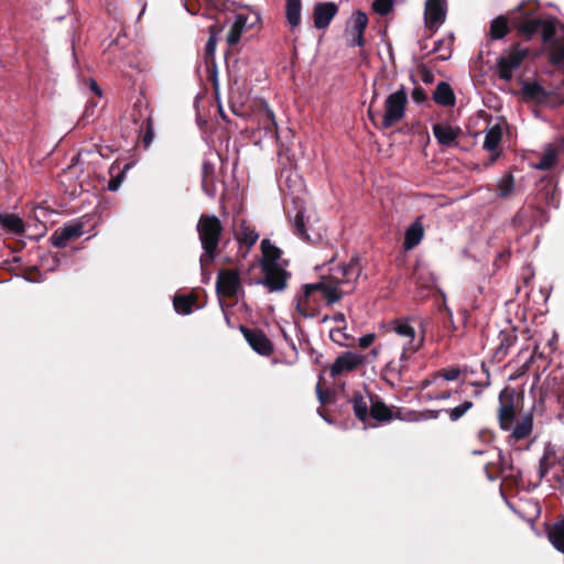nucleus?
<instances>
[{"mask_svg": "<svg viewBox=\"0 0 564 564\" xmlns=\"http://www.w3.org/2000/svg\"><path fill=\"white\" fill-rule=\"evenodd\" d=\"M386 334L389 338V350L394 355L388 361V368L395 373L408 370L409 361L424 344V334H417L409 319H394L388 323Z\"/></svg>", "mask_w": 564, "mask_h": 564, "instance_id": "f257e3e1", "label": "nucleus"}, {"mask_svg": "<svg viewBox=\"0 0 564 564\" xmlns=\"http://www.w3.org/2000/svg\"><path fill=\"white\" fill-rule=\"evenodd\" d=\"M360 274L361 265L356 258L345 265L332 267L329 273L318 281L323 286V297L327 304H334L345 294L352 292Z\"/></svg>", "mask_w": 564, "mask_h": 564, "instance_id": "f03ea898", "label": "nucleus"}, {"mask_svg": "<svg viewBox=\"0 0 564 564\" xmlns=\"http://www.w3.org/2000/svg\"><path fill=\"white\" fill-rule=\"evenodd\" d=\"M262 257L260 260L263 278L258 280V284L264 285L269 292H280L286 286L289 273L286 272V262L282 259L281 250L269 239L261 241Z\"/></svg>", "mask_w": 564, "mask_h": 564, "instance_id": "7ed1b4c3", "label": "nucleus"}, {"mask_svg": "<svg viewBox=\"0 0 564 564\" xmlns=\"http://www.w3.org/2000/svg\"><path fill=\"white\" fill-rule=\"evenodd\" d=\"M196 228L203 248L199 261L202 268H204L210 264L217 256L223 225L215 215H202Z\"/></svg>", "mask_w": 564, "mask_h": 564, "instance_id": "20e7f679", "label": "nucleus"}, {"mask_svg": "<svg viewBox=\"0 0 564 564\" xmlns=\"http://www.w3.org/2000/svg\"><path fill=\"white\" fill-rule=\"evenodd\" d=\"M408 104V94L404 87L390 94L384 100V111L368 110V116L372 123L379 129H389L400 122L405 116V106Z\"/></svg>", "mask_w": 564, "mask_h": 564, "instance_id": "39448f33", "label": "nucleus"}, {"mask_svg": "<svg viewBox=\"0 0 564 564\" xmlns=\"http://www.w3.org/2000/svg\"><path fill=\"white\" fill-rule=\"evenodd\" d=\"M550 475L551 487L564 495V454L551 444L545 445L539 462V480Z\"/></svg>", "mask_w": 564, "mask_h": 564, "instance_id": "423d86ee", "label": "nucleus"}, {"mask_svg": "<svg viewBox=\"0 0 564 564\" xmlns=\"http://www.w3.org/2000/svg\"><path fill=\"white\" fill-rule=\"evenodd\" d=\"M290 224L296 236L312 243L319 242L326 231L323 224L317 219H312V215H306L303 209H299L294 216H290Z\"/></svg>", "mask_w": 564, "mask_h": 564, "instance_id": "0eeeda50", "label": "nucleus"}, {"mask_svg": "<svg viewBox=\"0 0 564 564\" xmlns=\"http://www.w3.org/2000/svg\"><path fill=\"white\" fill-rule=\"evenodd\" d=\"M321 299L324 297L319 282L305 284L302 293L296 296V311L304 317H312Z\"/></svg>", "mask_w": 564, "mask_h": 564, "instance_id": "6e6552de", "label": "nucleus"}, {"mask_svg": "<svg viewBox=\"0 0 564 564\" xmlns=\"http://www.w3.org/2000/svg\"><path fill=\"white\" fill-rule=\"evenodd\" d=\"M528 50L520 46H512L497 62L498 75L501 79L509 82L513 77V72L520 67L528 55Z\"/></svg>", "mask_w": 564, "mask_h": 564, "instance_id": "1a4fd4ad", "label": "nucleus"}, {"mask_svg": "<svg viewBox=\"0 0 564 564\" xmlns=\"http://www.w3.org/2000/svg\"><path fill=\"white\" fill-rule=\"evenodd\" d=\"M260 20V13L257 11L251 12L250 14H237L226 36L228 45L234 46L238 44L243 31H246L247 29H251L252 26L258 24Z\"/></svg>", "mask_w": 564, "mask_h": 564, "instance_id": "9d476101", "label": "nucleus"}, {"mask_svg": "<svg viewBox=\"0 0 564 564\" xmlns=\"http://www.w3.org/2000/svg\"><path fill=\"white\" fill-rule=\"evenodd\" d=\"M216 290L219 295L234 297L242 292L239 273L235 270H221L216 281Z\"/></svg>", "mask_w": 564, "mask_h": 564, "instance_id": "9b49d317", "label": "nucleus"}, {"mask_svg": "<svg viewBox=\"0 0 564 564\" xmlns=\"http://www.w3.org/2000/svg\"><path fill=\"white\" fill-rule=\"evenodd\" d=\"M446 12V0H426L424 9L425 25L431 31H436L445 22Z\"/></svg>", "mask_w": 564, "mask_h": 564, "instance_id": "f8f14e48", "label": "nucleus"}, {"mask_svg": "<svg viewBox=\"0 0 564 564\" xmlns=\"http://www.w3.org/2000/svg\"><path fill=\"white\" fill-rule=\"evenodd\" d=\"M365 358L362 355L357 352L347 351L338 356L334 364L329 368L330 376L333 378L355 370L358 366L364 362Z\"/></svg>", "mask_w": 564, "mask_h": 564, "instance_id": "ddd939ff", "label": "nucleus"}, {"mask_svg": "<svg viewBox=\"0 0 564 564\" xmlns=\"http://www.w3.org/2000/svg\"><path fill=\"white\" fill-rule=\"evenodd\" d=\"M241 332L254 351L262 356H269L272 354L273 346L262 330L241 327Z\"/></svg>", "mask_w": 564, "mask_h": 564, "instance_id": "4468645a", "label": "nucleus"}, {"mask_svg": "<svg viewBox=\"0 0 564 564\" xmlns=\"http://www.w3.org/2000/svg\"><path fill=\"white\" fill-rule=\"evenodd\" d=\"M514 416L513 399L508 395L507 390H503L499 394L498 420L500 427L503 431H510L514 423Z\"/></svg>", "mask_w": 564, "mask_h": 564, "instance_id": "2eb2a0df", "label": "nucleus"}, {"mask_svg": "<svg viewBox=\"0 0 564 564\" xmlns=\"http://www.w3.org/2000/svg\"><path fill=\"white\" fill-rule=\"evenodd\" d=\"M83 235V224L73 223L63 228H59L53 232L50 240L52 245L56 248H63L66 243L77 237Z\"/></svg>", "mask_w": 564, "mask_h": 564, "instance_id": "dca6fc26", "label": "nucleus"}, {"mask_svg": "<svg viewBox=\"0 0 564 564\" xmlns=\"http://www.w3.org/2000/svg\"><path fill=\"white\" fill-rule=\"evenodd\" d=\"M337 6L334 2H324L315 6L313 11L314 25L317 29H325L329 25L337 13Z\"/></svg>", "mask_w": 564, "mask_h": 564, "instance_id": "f3484780", "label": "nucleus"}, {"mask_svg": "<svg viewBox=\"0 0 564 564\" xmlns=\"http://www.w3.org/2000/svg\"><path fill=\"white\" fill-rule=\"evenodd\" d=\"M503 134V129L501 124L496 123L486 130V135L484 140V149L491 152V162L496 161L499 156V144L501 142Z\"/></svg>", "mask_w": 564, "mask_h": 564, "instance_id": "a211bd4d", "label": "nucleus"}, {"mask_svg": "<svg viewBox=\"0 0 564 564\" xmlns=\"http://www.w3.org/2000/svg\"><path fill=\"white\" fill-rule=\"evenodd\" d=\"M460 129L448 123H436L433 126V134L440 144L452 145L458 138Z\"/></svg>", "mask_w": 564, "mask_h": 564, "instance_id": "6ab92c4d", "label": "nucleus"}, {"mask_svg": "<svg viewBox=\"0 0 564 564\" xmlns=\"http://www.w3.org/2000/svg\"><path fill=\"white\" fill-rule=\"evenodd\" d=\"M235 237L238 243L250 249L259 239V234L246 220H241L235 228Z\"/></svg>", "mask_w": 564, "mask_h": 564, "instance_id": "aec40b11", "label": "nucleus"}, {"mask_svg": "<svg viewBox=\"0 0 564 564\" xmlns=\"http://www.w3.org/2000/svg\"><path fill=\"white\" fill-rule=\"evenodd\" d=\"M498 345L495 349L494 357L501 361L509 352V349L514 345L517 335L513 330H500L498 334Z\"/></svg>", "mask_w": 564, "mask_h": 564, "instance_id": "412c9836", "label": "nucleus"}, {"mask_svg": "<svg viewBox=\"0 0 564 564\" xmlns=\"http://www.w3.org/2000/svg\"><path fill=\"white\" fill-rule=\"evenodd\" d=\"M0 226L9 234L21 235L24 232L23 220L14 214H0Z\"/></svg>", "mask_w": 564, "mask_h": 564, "instance_id": "4be33fe9", "label": "nucleus"}, {"mask_svg": "<svg viewBox=\"0 0 564 564\" xmlns=\"http://www.w3.org/2000/svg\"><path fill=\"white\" fill-rule=\"evenodd\" d=\"M424 236V228L420 221L413 223L405 231L404 249L411 250L416 247Z\"/></svg>", "mask_w": 564, "mask_h": 564, "instance_id": "5701e85b", "label": "nucleus"}, {"mask_svg": "<svg viewBox=\"0 0 564 564\" xmlns=\"http://www.w3.org/2000/svg\"><path fill=\"white\" fill-rule=\"evenodd\" d=\"M533 429V419L531 415L523 416L519 422L513 423L511 427V437L516 441L528 437Z\"/></svg>", "mask_w": 564, "mask_h": 564, "instance_id": "b1692460", "label": "nucleus"}, {"mask_svg": "<svg viewBox=\"0 0 564 564\" xmlns=\"http://www.w3.org/2000/svg\"><path fill=\"white\" fill-rule=\"evenodd\" d=\"M557 155L558 150L547 144L541 154L540 161L534 164V167L540 171L551 170L557 162Z\"/></svg>", "mask_w": 564, "mask_h": 564, "instance_id": "393cba45", "label": "nucleus"}, {"mask_svg": "<svg viewBox=\"0 0 564 564\" xmlns=\"http://www.w3.org/2000/svg\"><path fill=\"white\" fill-rule=\"evenodd\" d=\"M301 0H286L285 17L291 30H295L301 22Z\"/></svg>", "mask_w": 564, "mask_h": 564, "instance_id": "a878e982", "label": "nucleus"}, {"mask_svg": "<svg viewBox=\"0 0 564 564\" xmlns=\"http://www.w3.org/2000/svg\"><path fill=\"white\" fill-rule=\"evenodd\" d=\"M434 101L442 106H453L455 104V96L451 86L441 82L433 95Z\"/></svg>", "mask_w": 564, "mask_h": 564, "instance_id": "bb28decb", "label": "nucleus"}, {"mask_svg": "<svg viewBox=\"0 0 564 564\" xmlns=\"http://www.w3.org/2000/svg\"><path fill=\"white\" fill-rule=\"evenodd\" d=\"M549 540L557 551L564 553V518L554 523L549 532Z\"/></svg>", "mask_w": 564, "mask_h": 564, "instance_id": "cd10ccee", "label": "nucleus"}, {"mask_svg": "<svg viewBox=\"0 0 564 564\" xmlns=\"http://www.w3.org/2000/svg\"><path fill=\"white\" fill-rule=\"evenodd\" d=\"M367 25H368V18H367L366 13H364L361 11H357L351 18V22H350V25L348 29V34L358 33V35L360 36V34L365 33Z\"/></svg>", "mask_w": 564, "mask_h": 564, "instance_id": "c85d7f7f", "label": "nucleus"}, {"mask_svg": "<svg viewBox=\"0 0 564 564\" xmlns=\"http://www.w3.org/2000/svg\"><path fill=\"white\" fill-rule=\"evenodd\" d=\"M557 28V20L555 18H546L541 20L540 34L543 42L549 43L553 41Z\"/></svg>", "mask_w": 564, "mask_h": 564, "instance_id": "c756f323", "label": "nucleus"}, {"mask_svg": "<svg viewBox=\"0 0 564 564\" xmlns=\"http://www.w3.org/2000/svg\"><path fill=\"white\" fill-rule=\"evenodd\" d=\"M508 32L507 19L503 17H498L492 20L490 25V36L492 40L502 39Z\"/></svg>", "mask_w": 564, "mask_h": 564, "instance_id": "7c9ffc66", "label": "nucleus"}, {"mask_svg": "<svg viewBox=\"0 0 564 564\" xmlns=\"http://www.w3.org/2000/svg\"><path fill=\"white\" fill-rule=\"evenodd\" d=\"M498 188V196L499 197H508L510 196L514 191V178L512 174H506L503 175L497 184Z\"/></svg>", "mask_w": 564, "mask_h": 564, "instance_id": "2f4dec72", "label": "nucleus"}, {"mask_svg": "<svg viewBox=\"0 0 564 564\" xmlns=\"http://www.w3.org/2000/svg\"><path fill=\"white\" fill-rule=\"evenodd\" d=\"M541 20L542 19H525L519 26L520 32L529 37L540 33Z\"/></svg>", "mask_w": 564, "mask_h": 564, "instance_id": "473e14b6", "label": "nucleus"}, {"mask_svg": "<svg viewBox=\"0 0 564 564\" xmlns=\"http://www.w3.org/2000/svg\"><path fill=\"white\" fill-rule=\"evenodd\" d=\"M194 300L185 295H176L173 301L174 308L177 313L189 314Z\"/></svg>", "mask_w": 564, "mask_h": 564, "instance_id": "72a5a7b5", "label": "nucleus"}, {"mask_svg": "<svg viewBox=\"0 0 564 564\" xmlns=\"http://www.w3.org/2000/svg\"><path fill=\"white\" fill-rule=\"evenodd\" d=\"M352 409H354L355 415L360 421H366V419L368 416V403L364 399L362 395H355L352 398Z\"/></svg>", "mask_w": 564, "mask_h": 564, "instance_id": "f704fd0d", "label": "nucleus"}, {"mask_svg": "<svg viewBox=\"0 0 564 564\" xmlns=\"http://www.w3.org/2000/svg\"><path fill=\"white\" fill-rule=\"evenodd\" d=\"M474 403L471 401H464L459 405L453 408V409H446L444 410L445 413L448 414L449 420L452 422L458 421L462 416L466 414L468 410L473 408Z\"/></svg>", "mask_w": 564, "mask_h": 564, "instance_id": "c9c22d12", "label": "nucleus"}, {"mask_svg": "<svg viewBox=\"0 0 564 564\" xmlns=\"http://www.w3.org/2000/svg\"><path fill=\"white\" fill-rule=\"evenodd\" d=\"M370 415L378 421H387L391 417V411L381 402H373L370 408Z\"/></svg>", "mask_w": 564, "mask_h": 564, "instance_id": "e433bc0d", "label": "nucleus"}, {"mask_svg": "<svg viewBox=\"0 0 564 564\" xmlns=\"http://www.w3.org/2000/svg\"><path fill=\"white\" fill-rule=\"evenodd\" d=\"M329 337L335 344L339 346L347 347L350 345V336L345 332V327L341 328L340 326H338L336 328L330 329Z\"/></svg>", "mask_w": 564, "mask_h": 564, "instance_id": "4c0bfd02", "label": "nucleus"}, {"mask_svg": "<svg viewBox=\"0 0 564 564\" xmlns=\"http://www.w3.org/2000/svg\"><path fill=\"white\" fill-rule=\"evenodd\" d=\"M221 32V28L217 26L216 24L209 26V39L206 43V54L209 56H213L216 51L217 45V35Z\"/></svg>", "mask_w": 564, "mask_h": 564, "instance_id": "58836bf2", "label": "nucleus"}, {"mask_svg": "<svg viewBox=\"0 0 564 564\" xmlns=\"http://www.w3.org/2000/svg\"><path fill=\"white\" fill-rule=\"evenodd\" d=\"M262 121L264 123L265 130L269 133L276 134L278 124L275 121V117H274L273 111L268 106H265V108H264V115H263Z\"/></svg>", "mask_w": 564, "mask_h": 564, "instance_id": "ea45409f", "label": "nucleus"}, {"mask_svg": "<svg viewBox=\"0 0 564 564\" xmlns=\"http://www.w3.org/2000/svg\"><path fill=\"white\" fill-rule=\"evenodd\" d=\"M523 94L530 98H541L545 96L542 86L536 83H525L522 87Z\"/></svg>", "mask_w": 564, "mask_h": 564, "instance_id": "a19ab883", "label": "nucleus"}, {"mask_svg": "<svg viewBox=\"0 0 564 564\" xmlns=\"http://www.w3.org/2000/svg\"><path fill=\"white\" fill-rule=\"evenodd\" d=\"M550 59L554 65L561 64L564 61V45L553 43L550 48Z\"/></svg>", "mask_w": 564, "mask_h": 564, "instance_id": "79ce46f5", "label": "nucleus"}, {"mask_svg": "<svg viewBox=\"0 0 564 564\" xmlns=\"http://www.w3.org/2000/svg\"><path fill=\"white\" fill-rule=\"evenodd\" d=\"M392 0H373L372 2L373 11L380 15L388 14L392 10Z\"/></svg>", "mask_w": 564, "mask_h": 564, "instance_id": "37998d69", "label": "nucleus"}, {"mask_svg": "<svg viewBox=\"0 0 564 564\" xmlns=\"http://www.w3.org/2000/svg\"><path fill=\"white\" fill-rule=\"evenodd\" d=\"M557 403L561 409L558 411V419L564 423V381H562L555 391Z\"/></svg>", "mask_w": 564, "mask_h": 564, "instance_id": "c03bdc74", "label": "nucleus"}, {"mask_svg": "<svg viewBox=\"0 0 564 564\" xmlns=\"http://www.w3.org/2000/svg\"><path fill=\"white\" fill-rule=\"evenodd\" d=\"M153 138H154L153 124H152L151 118H148L147 119L145 134L143 137V143H144V145L147 148L152 143Z\"/></svg>", "mask_w": 564, "mask_h": 564, "instance_id": "a18cd8bd", "label": "nucleus"}, {"mask_svg": "<svg viewBox=\"0 0 564 564\" xmlns=\"http://www.w3.org/2000/svg\"><path fill=\"white\" fill-rule=\"evenodd\" d=\"M438 375H440V379L442 378L443 380H446V381H454L459 377L460 370L458 368H451V369H447Z\"/></svg>", "mask_w": 564, "mask_h": 564, "instance_id": "49530a36", "label": "nucleus"}, {"mask_svg": "<svg viewBox=\"0 0 564 564\" xmlns=\"http://www.w3.org/2000/svg\"><path fill=\"white\" fill-rule=\"evenodd\" d=\"M208 164L205 163L204 166H203V188L205 191V193L210 196V197H214L215 195V188L213 187H209L207 185V174H208Z\"/></svg>", "mask_w": 564, "mask_h": 564, "instance_id": "de8ad7c7", "label": "nucleus"}, {"mask_svg": "<svg viewBox=\"0 0 564 564\" xmlns=\"http://www.w3.org/2000/svg\"><path fill=\"white\" fill-rule=\"evenodd\" d=\"M425 272L423 271H420V270H416L415 271V276L417 279V283L423 286V288H431L434 283H435V278L434 276H431V279L426 280V281H422V276Z\"/></svg>", "mask_w": 564, "mask_h": 564, "instance_id": "09e8293b", "label": "nucleus"}, {"mask_svg": "<svg viewBox=\"0 0 564 564\" xmlns=\"http://www.w3.org/2000/svg\"><path fill=\"white\" fill-rule=\"evenodd\" d=\"M424 398L426 400H447L451 398V392L449 391H443V392H440V393H434V392H427Z\"/></svg>", "mask_w": 564, "mask_h": 564, "instance_id": "8fccbe9b", "label": "nucleus"}, {"mask_svg": "<svg viewBox=\"0 0 564 564\" xmlns=\"http://www.w3.org/2000/svg\"><path fill=\"white\" fill-rule=\"evenodd\" d=\"M348 43L350 46H364V34H360V36L358 35V33L349 34Z\"/></svg>", "mask_w": 564, "mask_h": 564, "instance_id": "3c124183", "label": "nucleus"}, {"mask_svg": "<svg viewBox=\"0 0 564 564\" xmlns=\"http://www.w3.org/2000/svg\"><path fill=\"white\" fill-rule=\"evenodd\" d=\"M375 341V335L373 334H366L359 338V346L361 348L369 347Z\"/></svg>", "mask_w": 564, "mask_h": 564, "instance_id": "603ef678", "label": "nucleus"}, {"mask_svg": "<svg viewBox=\"0 0 564 564\" xmlns=\"http://www.w3.org/2000/svg\"><path fill=\"white\" fill-rule=\"evenodd\" d=\"M122 178H123V173H121L117 177L110 180L108 183L109 191L116 192L120 187Z\"/></svg>", "mask_w": 564, "mask_h": 564, "instance_id": "864d4df0", "label": "nucleus"}, {"mask_svg": "<svg viewBox=\"0 0 564 564\" xmlns=\"http://www.w3.org/2000/svg\"><path fill=\"white\" fill-rule=\"evenodd\" d=\"M440 381V375L435 373L431 379H425L421 382V388L426 389L432 384H435Z\"/></svg>", "mask_w": 564, "mask_h": 564, "instance_id": "5fc2aeb1", "label": "nucleus"}, {"mask_svg": "<svg viewBox=\"0 0 564 564\" xmlns=\"http://www.w3.org/2000/svg\"><path fill=\"white\" fill-rule=\"evenodd\" d=\"M290 182H294V183L299 182V183H300V184H299V188L296 189V193L299 194V193L301 192L302 187H303L302 178L300 177V175H299L297 173H293V174H291V175L288 177V183H290ZM292 193L294 194V193H295V191H292Z\"/></svg>", "mask_w": 564, "mask_h": 564, "instance_id": "6e6d98bb", "label": "nucleus"}, {"mask_svg": "<svg viewBox=\"0 0 564 564\" xmlns=\"http://www.w3.org/2000/svg\"><path fill=\"white\" fill-rule=\"evenodd\" d=\"M481 368L486 375V379L484 382L481 383H476V382H473L471 384L475 386V387H482V388H486L490 384V380H489V371L488 369L486 368L485 364H481Z\"/></svg>", "mask_w": 564, "mask_h": 564, "instance_id": "4d7b16f0", "label": "nucleus"}, {"mask_svg": "<svg viewBox=\"0 0 564 564\" xmlns=\"http://www.w3.org/2000/svg\"><path fill=\"white\" fill-rule=\"evenodd\" d=\"M332 321L337 323L338 325L345 324V315L343 313H336L330 317Z\"/></svg>", "mask_w": 564, "mask_h": 564, "instance_id": "13d9d810", "label": "nucleus"}, {"mask_svg": "<svg viewBox=\"0 0 564 564\" xmlns=\"http://www.w3.org/2000/svg\"><path fill=\"white\" fill-rule=\"evenodd\" d=\"M412 97L416 102H420L424 99V94L420 89H414Z\"/></svg>", "mask_w": 564, "mask_h": 564, "instance_id": "bf43d9fd", "label": "nucleus"}, {"mask_svg": "<svg viewBox=\"0 0 564 564\" xmlns=\"http://www.w3.org/2000/svg\"><path fill=\"white\" fill-rule=\"evenodd\" d=\"M90 89L98 96H101V89L99 88V86L97 85L96 80L91 79L90 80Z\"/></svg>", "mask_w": 564, "mask_h": 564, "instance_id": "052dcab7", "label": "nucleus"}, {"mask_svg": "<svg viewBox=\"0 0 564 564\" xmlns=\"http://www.w3.org/2000/svg\"><path fill=\"white\" fill-rule=\"evenodd\" d=\"M442 412H444V410L431 411L430 417L436 419V417H438L440 413H442Z\"/></svg>", "mask_w": 564, "mask_h": 564, "instance_id": "680f3d73", "label": "nucleus"}, {"mask_svg": "<svg viewBox=\"0 0 564 564\" xmlns=\"http://www.w3.org/2000/svg\"><path fill=\"white\" fill-rule=\"evenodd\" d=\"M440 45H441V41L436 42V43H435V46H434V48H433V50H434V51H437V50H438V47H440Z\"/></svg>", "mask_w": 564, "mask_h": 564, "instance_id": "e2e57ef3", "label": "nucleus"}, {"mask_svg": "<svg viewBox=\"0 0 564 564\" xmlns=\"http://www.w3.org/2000/svg\"><path fill=\"white\" fill-rule=\"evenodd\" d=\"M448 57H449V54L441 56L442 59H447Z\"/></svg>", "mask_w": 564, "mask_h": 564, "instance_id": "0e129e2a", "label": "nucleus"}, {"mask_svg": "<svg viewBox=\"0 0 564 564\" xmlns=\"http://www.w3.org/2000/svg\"><path fill=\"white\" fill-rule=\"evenodd\" d=\"M317 393H318V397L321 398V390H319V386H317Z\"/></svg>", "mask_w": 564, "mask_h": 564, "instance_id": "69168bd1", "label": "nucleus"}]
</instances>
